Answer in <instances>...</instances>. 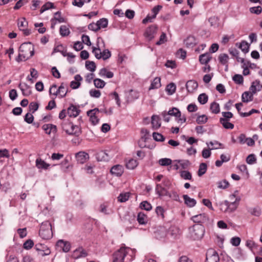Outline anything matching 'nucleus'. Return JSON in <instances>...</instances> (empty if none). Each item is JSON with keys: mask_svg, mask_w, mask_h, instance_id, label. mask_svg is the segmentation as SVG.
<instances>
[{"mask_svg": "<svg viewBox=\"0 0 262 262\" xmlns=\"http://www.w3.org/2000/svg\"><path fill=\"white\" fill-rule=\"evenodd\" d=\"M136 250L128 247L122 246L113 255V262H130L135 256Z\"/></svg>", "mask_w": 262, "mask_h": 262, "instance_id": "1", "label": "nucleus"}, {"mask_svg": "<svg viewBox=\"0 0 262 262\" xmlns=\"http://www.w3.org/2000/svg\"><path fill=\"white\" fill-rule=\"evenodd\" d=\"M34 54V46L30 42L22 43L19 49V54L16 60L19 62L26 61L31 58Z\"/></svg>", "mask_w": 262, "mask_h": 262, "instance_id": "2", "label": "nucleus"}, {"mask_svg": "<svg viewBox=\"0 0 262 262\" xmlns=\"http://www.w3.org/2000/svg\"><path fill=\"white\" fill-rule=\"evenodd\" d=\"M39 234L44 239H50L53 236L52 225L48 221L42 222L40 225Z\"/></svg>", "mask_w": 262, "mask_h": 262, "instance_id": "3", "label": "nucleus"}, {"mask_svg": "<svg viewBox=\"0 0 262 262\" xmlns=\"http://www.w3.org/2000/svg\"><path fill=\"white\" fill-rule=\"evenodd\" d=\"M240 201V198H236L235 200L232 202L228 201L219 202L217 205L219 207L220 209L224 212H232L235 211L237 208L236 202Z\"/></svg>", "mask_w": 262, "mask_h": 262, "instance_id": "4", "label": "nucleus"}, {"mask_svg": "<svg viewBox=\"0 0 262 262\" xmlns=\"http://www.w3.org/2000/svg\"><path fill=\"white\" fill-rule=\"evenodd\" d=\"M190 237L193 240L201 239L205 233L204 227L201 224L193 225L189 229Z\"/></svg>", "mask_w": 262, "mask_h": 262, "instance_id": "5", "label": "nucleus"}, {"mask_svg": "<svg viewBox=\"0 0 262 262\" xmlns=\"http://www.w3.org/2000/svg\"><path fill=\"white\" fill-rule=\"evenodd\" d=\"M220 260L217 252L213 249H209L206 252V262H219Z\"/></svg>", "mask_w": 262, "mask_h": 262, "instance_id": "6", "label": "nucleus"}, {"mask_svg": "<svg viewBox=\"0 0 262 262\" xmlns=\"http://www.w3.org/2000/svg\"><path fill=\"white\" fill-rule=\"evenodd\" d=\"M157 33V27L156 25H151L148 27L144 34L146 39L148 40H151Z\"/></svg>", "mask_w": 262, "mask_h": 262, "instance_id": "7", "label": "nucleus"}, {"mask_svg": "<svg viewBox=\"0 0 262 262\" xmlns=\"http://www.w3.org/2000/svg\"><path fill=\"white\" fill-rule=\"evenodd\" d=\"M191 220L195 223L202 225L207 223L209 221L208 215L205 213H201L195 215H193L191 217Z\"/></svg>", "mask_w": 262, "mask_h": 262, "instance_id": "8", "label": "nucleus"}, {"mask_svg": "<svg viewBox=\"0 0 262 262\" xmlns=\"http://www.w3.org/2000/svg\"><path fill=\"white\" fill-rule=\"evenodd\" d=\"M35 249L38 251V254L41 256L48 255L51 253L49 248L44 244L40 243L36 244L35 245Z\"/></svg>", "mask_w": 262, "mask_h": 262, "instance_id": "9", "label": "nucleus"}, {"mask_svg": "<svg viewBox=\"0 0 262 262\" xmlns=\"http://www.w3.org/2000/svg\"><path fill=\"white\" fill-rule=\"evenodd\" d=\"M162 6L161 5H158L154 7L151 10L152 13L154 14L152 16L147 15L142 20L143 24H146L148 22H151L152 20L156 18V15L159 13V11L162 9Z\"/></svg>", "mask_w": 262, "mask_h": 262, "instance_id": "10", "label": "nucleus"}, {"mask_svg": "<svg viewBox=\"0 0 262 262\" xmlns=\"http://www.w3.org/2000/svg\"><path fill=\"white\" fill-rule=\"evenodd\" d=\"M88 254L86 251L81 247L75 249L72 253V257L74 259L85 257Z\"/></svg>", "mask_w": 262, "mask_h": 262, "instance_id": "11", "label": "nucleus"}, {"mask_svg": "<svg viewBox=\"0 0 262 262\" xmlns=\"http://www.w3.org/2000/svg\"><path fill=\"white\" fill-rule=\"evenodd\" d=\"M56 245L64 252H68L71 249V244L69 242L60 239L57 241Z\"/></svg>", "mask_w": 262, "mask_h": 262, "instance_id": "12", "label": "nucleus"}, {"mask_svg": "<svg viewBox=\"0 0 262 262\" xmlns=\"http://www.w3.org/2000/svg\"><path fill=\"white\" fill-rule=\"evenodd\" d=\"M18 88L20 89L23 96H28L32 94L31 88L26 83H20Z\"/></svg>", "mask_w": 262, "mask_h": 262, "instance_id": "13", "label": "nucleus"}, {"mask_svg": "<svg viewBox=\"0 0 262 262\" xmlns=\"http://www.w3.org/2000/svg\"><path fill=\"white\" fill-rule=\"evenodd\" d=\"M261 89L262 84H260L259 80H256L253 81L250 87V90L252 92V94H255L256 92L260 91Z\"/></svg>", "mask_w": 262, "mask_h": 262, "instance_id": "14", "label": "nucleus"}, {"mask_svg": "<svg viewBox=\"0 0 262 262\" xmlns=\"http://www.w3.org/2000/svg\"><path fill=\"white\" fill-rule=\"evenodd\" d=\"M123 167L120 165L114 166L110 170V172L112 174L115 175L117 177L121 176L123 173Z\"/></svg>", "mask_w": 262, "mask_h": 262, "instance_id": "15", "label": "nucleus"}, {"mask_svg": "<svg viewBox=\"0 0 262 262\" xmlns=\"http://www.w3.org/2000/svg\"><path fill=\"white\" fill-rule=\"evenodd\" d=\"M76 158L79 163L83 164L89 159V155L85 152L80 151L76 154Z\"/></svg>", "mask_w": 262, "mask_h": 262, "instance_id": "16", "label": "nucleus"}, {"mask_svg": "<svg viewBox=\"0 0 262 262\" xmlns=\"http://www.w3.org/2000/svg\"><path fill=\"white\" fill-rule=\"evenodd\" d=\"M42 128L48 135H50L52 133H55L57 131L56 126L52 124H44Z\"/></svg>", "mask_w": 262, "mask_h": 262, "instance_id": "17", "label": "nucleus"}, {"mask_svg": "<svg viewBox=\"0 0 262 262\" xmlns=\"http://www.w3.org/2000/svg\"><path fill=\"white\" fill-rule=\"evenodd\" d=\"M198 84L197 82L193 80H188L186 83V88L187 90L189 93L193 92L197 89Z\"/></svg>", "mask_w": 262, "mask_h": 262, "instance_id": "18", "label": "nucleus"}, {"mask_svg": "<svg viewBox=\"0 0 262 262\" xmlns=\"http://www.w3.org/2000/svg\"><path fill=\"white\" fill-rule=\"evenodd\" d=\"M80 112V110L75 105L72 104L68 108L67 113L70 117H77Z\"/></svg>", "mask_w": 262, "mask_h": 262, "instance_id": "19", "label": "nucleus"}, {"mask_svg": "<svg viewBox=\"0 0 262 262\" xmlns=\"http://www.w3.org/2000/svg\"><path fill=\"white\" fill-rule=\"evenodd\" d=\"M100 41H102L103 43V39L99 37L97 38V47H93V51L92 52L95 55V57L97 59H101V51L100 49V47L98 46V43L100 42Z\"/></svg>", "mask_w": 262, "mask_h": 262, "instance_id": "20", "label": "nucleus"}, {"mask_svg": "<svg viewBox=\"0 0 262 262\" xmlns=\"http://www.w3.org/2000/svg\"><path fill=\"white\" fill-rule=\"evenodd\" d=\"M74 79V81H72L71 82L70 86L72 89H76L80 86V82L82 80V78L80 75L77 74L75 76Z\"/></svg>", "mask_w": 262, "mask_h": 262, "instance_id": "21", "label": "nucleus"}, {"mask_svg": "<svg viewBox=\"0 0 262 262\" xmlns=\"http://www.w3.org/2000/svg\"><path fill=\"white\" fill-rule=\"evenodd\" d=\"M151 124L154 129H157L161 126L160 118L159 116L153 115L152 116Z\"/></svg>", "mask_w": 262, "mask_h": 262, "instance_id": "22", "label": "nucleus"}, {"mask_svg": "<svg viewBox=\"0 0 262 262\" xmlns=\"http://www.w3.org/2000/svg\"><path fill=\"white\" fill-rule=\"evenodd\" d=\"M211 56L210 53H207L202 54L199 57V61L202 64L206 65L211 60Z\"/></svg>", "mask_w": 262, "mask_h": 262, "instance_id": "23", "label": "nucleus"}, {"mask_svg": "<svg viewBox=\"0 0 262 262\" xmlns=\"http://www.w3.org/2000/svg\"><path fill=\"white\" fill-rule=\"evenodd\" d=\"M66 132L69 135H73L78 136L81 133V130L78 126L72 124L71 126L70 130H67Z\"/></svg>", "mask_w": 262, "mask_h": 262, "instance_id": "24", "label": "nucleus"}, {"mask_svg": "<svg viewBox=\"0 0 262 262\" xmlns=\"http://www.w3.org/2000/svg\"><path fill=\"white\" fill-rule=\"evenodd\" d=\"M36 166L39 169H47L50 165L40 158H37L35 161Z\"/></svg>", "mask_w": 262, "mask_h": 262, "instance_id": "25", "label": "nucleus"}, {"mask_svg": "<svg viewBox=\"0 0 262 262\" xmlns=\"http://www.w3.org/2000/svg\"><path fill=\"white\" fill-rule=\"evenodd\" d=\"M254 94H252L251 91L250 92H245L242 95V100L243 102H248L251 101L253 98Z\"/></svg>", "mask_w": 262, "mask_h": 262, "instance_id": "26", "label": "nucleus"}, {"mask_svg": "<svg viewBox=\"0 0 262 262\" xmlns=\"http://www.w3.org/2000/svg\"><path fill=\"white\" fill-rule=\"evenodd\" d=\"M183 197L184 202L187 206L192 207L195 205L196 202L194 199L190 198L186 194L183 195Z\"/></svg>", "mask_w": 262, "mask_h": 262, "instance_id": "27", "label": "nucleus"}, {"mask_svg": "<svg viewBox=\"0 0 262 262\" xmlns=\"http://www.w3.org/2000/svg\"><path fill=\"white\" fill-rule=\"evenodd\" d=\"M161 86V78L160 77H156L151 82L148 90H151L154 89H157L160 88Z\"/></svg>", "mask_w": 262, "mask_h": 262, "instance_id": "28", "label": "nucleus"}, {"mask_svg": "<svg viewBox=\"0 0 262 262\" xmlns=\"http://www.w3.org/2000/svg\"><path fill=\"white\" fill-rule=\"evenodd\" d=\"M156 191L159 196L168 195V191L160 184H157L156 187Z\"/></svg>", "mask_w": 262, "mask_h": 262, "instance_id": "29", "label": "nucleus"}, {"mask_svg": "<svg viewBox=\"0 0 262 262\" xmlns=\"http://www.w3.org/2000/svg\"><path fill=\"white\" fill-rule=\"evenodd\" d=\"M99 75L101 77L106 76L108 78H111L114 76L112 72L108 71L106 68H102L99 72Z\"/></svg>", "mask_w": 262, "mask_h": 262, "instance_id": "30", "label": "nucleus"}, {"mask_svg": "<svg viewBox=\"0 0 262 262\" xmlns=\"http://www.w3.org/2000/svg\"><path fill=\"white\" fill-rule=\"evenodd\" d=\"M58 95H59L61 98L64 97L67 93L66 84L62 83L58 89Z\"/></svg>", "mask_w": 262, "mask_h": 262, "instance_id": "31", "label": "nucleus"}, {"mask_svg": "<svg viewBox=\"0 0 262 262\" xmlns=\"http://www.w3.org/2000/svg\"><path fill=\"white\" fill-rule=\"evenodd\" d=\"M96 157L98 161H107L108 156L105 151L101 150L97 153Z\"/></svg>", "mask_w": 262, "mask_h": 262, "instance_id": "32", "label": "nucleus"}, {"mask_svg": "<svg viewBox=\"0 0 262 262\" xmlns=\"http://www.w3.org/2000/svg\"><path fill=\"white\" fill-rule=\"evenodd\" d=\"M138 164L137 160L132 159L128 160L126 163V167L129 169H134Z\"/></svg>", "mask_w": 262, "mask_h": 262, "instance_id": "33", "label": "nucleus"}, {"mask_svg": "<svg viewBox=\"0 0 262 262\" xmlns=\"http://www.w3.org/2000/svg\"><path fill=\"white\" fill-rule=\"evenodd\" d=\"M220 122L222 124L223 127L226 129H233L234 124L229 122V121L225 120L223 119H220Z\"/></svg>", "mask_w": 262, "mask_h": 262, "instance_id": "34", "label": "nucleus"}, {"mask_svg": "<svg viewBox=\"0 0 262 262\" xmlns=\"http://www.w3.org/2000/svg\"><path fill=\"white\" fill-rule=\"evenodd\" d=\"M176 86L173 83L168 84L166 88V91L169 95H172L176 92Z\"/></svg>", "mask_w": 262, "mask_h": 262, "instance_id": "35", "label": "nucleus"}, {"mask_svg": "<svg viewBox=\"0 0 262 262\" xmlns=\"http://www.w3.org/2000/svg\"><path fill=\"white\" fill-rule=\"evenodd\" d=\"M137 221L140 224H145L147 222V216L142 212H139L137 216Z\"/></svg>", "mask_w": 262, "mask_h": 262, "instance_id": "36", "label": "nucleus"}, {"mask_svg": "<svg viewBox=\"0 0 262 262\" xmlns=\"http://www.w3.org/2000/svg\"><path fill=\"white\" fill-rule=\"evenodd\" d=\"M85 68L87 70L93 72L95 71L96 66L94 61L88 60L85 62Z\"/></svg>", "mask_w": 262, "mask_h": 262, "instance_id": "37", "label": "nucleus"}, {"mask_svg": "<svg viewBox=\"0 0 262 262\" xmlns=\"http://www.w3.org/2000/svg\"><path fill=\"white\" fill-rule=\"evenodd\" d=\"M94 84L96 88L102 89L105 86L106 83L103 80L99 78H96L94 79Z\"/></svg>", "mask_w": 262, "mask_h": 262, "instance_id": "38", "label": "nucleus"}, {"mask_svg": "<svg viewBox=\"0 0 262 262\" xmlns=\"http://www.w3.org/2000/svg\"><path fill=\"white\" fill-rule=\"evenodd\" d=\"M59 32L62 36H67L69 35L70 31L66 26L62 25L60 27Z\"/></svg>", "mask_w": 262, "mask_h": 262, "instance_id": "39", "label": "nucleus"}, {"mask_svg": "<svg viewBox=\"0 0 262 262\" xmlns=\"http://www.w3.org/2000/svg\"><path fill=\"white\" fill-rule=\"evenodd\" d=\"M207 165L205 163H202L199 166V169L198 172L199 176L201 177L205 174L207 170Z\"/></svg>", "mask_w": 262, "mask_h": 262, "instance_id": "40", "label": "nucleus"}, {"mask_svg": "<svg viewBox=\"0 0 262 262\" xmlns=\"http://www.w3.org/2000/svg\"><path fill=\"white\" fill-rule=\"evenodd\" d=\"M210 110L213 114H218L220 111L219 104L215 102H212L210 105Z\"/></svg>", "mask_w": 262, "mask_h": 262, "instance_id": "41", "label": "nucleus"}, {"mask_svg": "<svg viewBox=\"0 0 262 262\" xmlns=\"http://www.w3.org/2000/svg\"><path fill=\"white\" fill-rule=\"evenodd\" d=\"M229 59V56L226 54H221L219 56L220 62L223 65L227 63Z\"/></svg>", "mask_w": 262, "mask_h": 262, "instance_id": "42", "label": "nucleus"}, {"mask_svg": "<svg viewBox=\"0 0 262 262\" xmlns=\"http://www.w3.org/2000/svg\"><path fill=\"white\" fill-rule=\"evenodd\" d=\"M17 25L19 30H21L28 26V22L25 18L23 17L18 20Z\"/></svg>", "mask_w": 262, "mask_h": 262, "instance_id": "43", "label": "nucleus"}, {"mask_svg": "<svg viewBox=\"0 0 262 262\" xmlns=\"http://www.w3.org/2000/svg\"><path fill=\"white\" fill-rule=\"evenodd\" d=\"M208 96L205 93H202L200 94L198 98V101L201 104H204L206 103L208 101Z\"/></svg>", "mask_w": 262, "mask_h": 262, "instance_id": "44", "label": "nucleus"}, {"mask_svg": "<svg viewBox=\"0 0 262 262\" xmlns=\"http://www.w3.org/2000/svg\"><path fill=\"white\" fill-rule=\"evenodd\" d=\"M208 120V117L205 115H202L199 116L196 119V122L198 124H204L207 122Z\"/></svg>", "mask_w": 262, "mask_h": 262, "instance_id": "45", "label": "nucleus"}, {"mask_svg": "<svg viewBox=\"0 0 262 262\" xmlns=\"http://www.w3.org/2000/svg\"><path fill=\"white\" fill-rule=\"evenodd\" d=\"M140 208L142 209H144L146 211H149L152 209V206L149 203L145 201L141 203Z\"/></svg>", "mask_w": 262, "mask_h": 262, "instance_id": "46", "label": "nucleus"}, {"mask_svg": "<svg viewBox=\"0 0 262 262\" xmlns=\"http://www.w3.org/2000/svg\"><path fill=\"white\" fill-rule=\"evenodd\" d=\"M54 8V4L52 3L51 2H47L46 4H45L41 8V9L40 10V13H43L46 10H48V9L50 8Z\"/></svg>", "mask_w": 262, "mask_h": 262, "instance_id": "47", "label": "nucleus"}, {"mask_svg": "<svg viewBox=\"0 0 262 262\" xmlns=\"http://www.w3.org/2000/svg\"><path fill=\"white\" fill-rule=\"evenodd\" d=\"M246 162L248 164L252 165L256 162V158L254 154L249 155L246 158Z\"/></svg>", "mask_w": 262, "mask_h": 262, "instance_id": "48", "label": "nucleus"}, {"mask_svg": "<svg viewBox=\"0 0 262 262\" xmlns=\"http://www.w3.org/2000/svg\"><path fill=\"white\" fill-rule=\"evenodd\" d=\"M180 176L182 178L185 180H191L192 176L190 172L188 171H182L180 172Z\"/></svg>", "mask_w": 262, "mask_h": 262, "instance_id": "49", "label": "nucleus"}, {"mask_svg": "<svg viewBox=\"0 0 262 262\" xmlns=\"http://www.w3.org/2000/svg\"><path fill=\"white\" fill-rule=\"evenodd\" d=\"M232 79L235 83L238 84H243L244 81L243 77L241 75L239 74H235L232 77Z\"/></svg>", "mask_w": 262, "mask_h": 262, "instance_id": "50", "label": "nucleus"}, {"mask_svg": "<svg viewBox=\"0 0 262 262\" xmlns=\"http://www.w3.org/2000/svg\"><path fill=\"white\" fill-rule=\"evenodd\" d=\"M129 193L126 192L124 193H121L118 197V201L120 202H125L128 200Z\"/></svg>", "mask_w": 262, "mask_h": 262, "instance_id": "51", "label": "nucleus"}, {"mask_svg": "<svg viewBox=\"0 0 262 262\" xmlns=\"http://www.w3.org/2000/svg\"><path fill=\"white\" fill-rule=\"evenodd\" d=\"M185 43L187 47H191L195 44V39L192 36H190L187 37V38L185 40Z\"/></svg>", "mask_w": 262, "mask_h": 262, "instance_id": "52", "label": "nucleus"}, {"mask_svg": "<svg viewBox=\"0 0 262 262\" xmlns=\"http://www.w3.org/2000/svg\"><path fill=\"white\" fill-rule=\"evenodd\" d=\"M97 24L99 27H100V29L101 28H104L107 26L108 25V20L106 18H101L100 19L97 21Z\"/></svg>", "mask_w": 262, "mask_h": 262, "instance_id": "53", "label": "nucleus"}, {"mask_svg": "<svg viewBox=\"0 0 262 262\" xmlns=\"http://www.w3.org/2000/svg\"><path fill=\"white\" fill-rule=\"evenodd\" d=\"M155 211L158 216L161 217L162 219L164 218L165 210L162 207L157 206Z\"/></svg>", "mask_w": 262, "mask_h": 262, "instance_id": "54", "label": "nucleus"}, {"mask_svg": "<svg viewBox=\"0 0 262 262\" xmlns=\"http://www.w3.org/2000/svg\"><path fill=\"white\" fill-rule=\"evenodd\" d=\"M172 161L169 158H162L159 160V163L161 166H168L171 164Z\"/></svg>", "mask_w": 262, "mask_h": 262, "instance_id": "55", "label": "nucleus"}, {"mask_svg": "<svg viewBox=\"0 0 262 262\" xmlns=\"http://www.w3.org/2000/svg\"><path fill=\"white\" fill-rule=\"evenodd\" d=\"M111 56V53L108 49L104 50L102 52L101 51V58L103 60H106Z\"/></svg>", "mask_w": 262, "mask_h": 262, "instance_id": "56", "label": "nucleus"}, {"mask_svg": "<svg viewBox=\"0 0 262 262\" xmlns=\"http://www.w3.org/2000/svg\"><path fill=\"white\" fill-rule=\"evenodd\" d=\"M168 113L170 116H174L175 117H181V112L177 108L173 107L171 110H170Z\"/></svg>", "mask_w": 262, "mask_h": 262, "instance_id": "57", "label": "nucleus"}, {"mask_svg": "<svg viewBox=\"0 0 262 262\" xmlns=\"http://www.w3.org/2000/svg\"><path fill=\"white\" fill-rule=\"evenodd\" d=\"M55 16L53 18L55 21H57L58 23H64L65 22V19L63 17L61 16V12L60 11H57L54 14Z\"/></svg>", "mask_w": 262, "mask_h": 262, "instance_id": "58", "label": "nucleus"}, {"mask_svg": "<svg viewBox=\"0 0 262 262\" xmlns=\"http://www.w3.org/2000/svg\"><path fill=\"white\" fill-rule=\"evenodd\" d=\"M249 10L251 13H254L258 15L261 13L262 8L261 6H258L257 7H251Z\"/></svg>", "mask_w": 262, "mask_h": 262, "instance_id": "59", "label": "nucleus"}, {"mask_svg": "<svg viewBox=\"0 0 262 262\" xmlns=\"http://www.w3.org/2000/svg\"><path fill=\"white\" fill-rule=\"evenodd\" d=\"M209 144L211 146L214 145V147L213 148H212L211 149H219L220 148H224V146H223V144L217 141H210L209 143Z\"/></svg>", "mask_w": 262, "mask_h": 262, "instance_id": "60", "label": "nucleus"}, {"mask_svg": "<svg viewBox=\"0 0 262 262\" xmlns=\"http://www.w3.org/2000/svg\"><path fill=\"white\" fill-rule=\"evenodd\" d=\"M239 48L243 51L245 53L248 52L249 51V45L246 41H242L241 43L239 46Z\"/></svg>", "mask_w": 262, "mask_h": 262, "instance_id": "61", "label": "nucleus"}, {"mask_svg": "<svg viewBox=\"0 0 262 262\" xmlns=\"http://www.w3.org/2000/svg\"><path fill=\"white\" fill-rule=\"evenodd\" d=\"M152 137L154 139L157 141H163L165 140L164 136L161 134L158 133H153Z\"/></svg>", "mask_w": 262, "mask_h": 262, "instance_id": "62", "label": "nucleus"}, {"mask_svg": "<svg viewBox=\"0 0 262 262\" xmlns=\"http://www.w3.org/2000/svg\"><path fill=\"white\" fill-rule=\"evenodd\" d=\"M229 185L228 182L226 180L217 182L218 188L221 189H225L228 187Z\"/></svg>", "mask_w": 262, "mask_h": 262, "instance_id": "63", "label": "nucleus"}, {"mask_svg": "<svg viewBox=\"0 0 262 262\" xmlns=\"http://www.w3.org/2000/svg\"><path fill=\"white\" fill-rule=\"evenodd\" d=\"M39 107V105L36 102H31L29 104V108L30 111L32 113H34L35 111H36Z\"/></svg>", "mask_w": 262, "mask_h": 262, "instance_id": "64", "label": "nucleus"}]
</instances>
